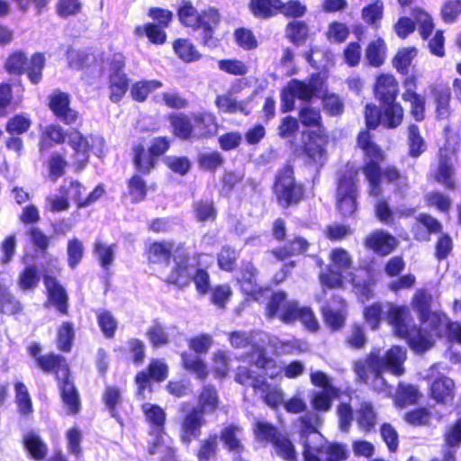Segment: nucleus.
I'll return each instance as SVG.
<instances>
[{"mask_svg":"<svg viewBox=\"0 0 461 461\" xmlns=\"http://www.w3.org/2000/svg\"><path fill=\"white\" fill-rule=\"evenodd\" d=\"M405 360L406 349L393 346L384 354L380 350H371L364 358L354 362L353 369L359 381L370 384L377 392H384L388 384L384 373L389 372L396 376L403 375Z\"/></svg>","mask_w":461,"mask_h":461,"instance_id":"obj_1","label":"nucleus"},{"mask_svg":"<svg viewBox=\"0 0 461 461\" xmlns=\"http://www.w3.org/2000/svg\"><path fill=\"white\" fill-rule=\"evenodd\" d=\"M420 321L421 327L417 328L411 325L408 316L406 322L409 333L402 335V338L409 340L414 350L423 352L430 348L433 346L434 338L444 335L461 343V325L457 322H450L445 314L431 312Z\"/></svg>","mask_w":461,"mask_h":461,"instance_id":"obj_2","label":"nucleus"},{"mask_svg":"<svg viewBox=\"0 0 461 461\" xmlns=\"http://www.w3.org/2000/svg\"><path fill=\"white\" fill-rule=\"evenodd\" d=\"M37 366L46 373H55L58 380H62L61 397L69 413H77L80 409L77 391L69 381L68 364L63 357L54 354L41 356L37 358Z\"/></svg>","mask_w":461,"mask_h":461,"instance_id":"obj_3","label":"nucleus"},{"mask_svg":"<svg viewBox=\"0 0 461 461\" xmlns=\"http://www.w3.org/2000/svg\"><path fill=\"white\" fill-rule=\"evenodd\" d=\"M366 321L375 330L378 328L381 319L385 318L393 327L397 336L406 335L408 331L407 317L410 315L406 306H396L393 303H374L366 308L364 312Z\"/></svg>","mask_w":461,"mask_h":461,"instance_id":"obj_4","label":"nucleus"},{"mask_svg":"<svg viewBox=\"0 0 461 461\" xmlns=\"http://www.w3.org/2000/svg\"><path fill=\"white\" fill-rule=\"evenodd\" d=\"M188 260L189 257L184 246H179L174 256L176 266L167 277V282L178 287H185L193 280L197 291L204 294L210 286L209 275L203 269H197L194 276H192L188 267Z\"/></svg>","mask_w":461,"mask_h":461,"instance_id":"obj_5","label":"nucleus"},{"mask_svg":"<svg viewBox=\"0 0 461 461\" xmlns=\"http://www.w3.org/2000/svg\"><path fill=\"white\" fill-rule=\"evenodd\" d=\"M320 417L314 412H306L299 418L300 441L303 447L304 461H320L318 454L326 446L323 436L318 431Z\"/></svg>","mask_w":461,"mask_h":461,"instance_id":"obj_6","label":"nucleus"},{"mask_svg":"<svg viewBox=\"0 0 461 461\" xmlns=\"http://www.w3.org/2000/svg\"><path fill=\"white\" fill-rule=\"evenodd\" d=\"M274 193L279 204L285 208L299 203L303 196V186L294 177V170L285 166L278 171L274 185Z\"/></svg>","mask_w":461,"mask_h":461,"instance_id":"obj_7","label":"nucleus"},{"mask_svg":"<svg viewBox=\"0 0 461 461\" xmlns=\"http://www.w3.org/2000/svg\"><path fill=\"white\" fill-rule=\"evenodd\" d=\"M357 169L347 166L339 180L337 188V208L343 216H351L357 210V189L355 179Z\"/></svg>","mask_w":461,"mask_h":461,"instance_id":"obj_8","label":"nucleus"},{"mask_svg":"<svg viewBox=\"0 0 461 461\" xmlns=\"http://www.w3.org/2000/svg\"><path fill=\"white\" fill-rule=\"evenodd\" d=\"M321 87L318 77L308 80L292 79L281 92L282 111L290 112L294 108V99L310 100Z\"/></svg>","mask_w":461,"mask_h":461,"instance_id":"obj_9","label":"nucleus"},{"mask_svg":"<svg viewBox=\"0 0 461 461\" xmlns=\"http://www.w3.org/2000/svg\"><path fill=\"white\" fill-rule=\"evenodd\" d=\"M147 422L149 425V452L153 455L158 452L162 446L165 430L166 412L158 405L144 403L141 407Z\"/></svg>","mask_w":461,"mask_h":461,"instance_id":"obj_10","label":"nucleus"},{"mask_svg":"<svg viewBox=\"0 0 461 461\" xmlns=\"http://www.w3.org/2000/svg\"><path fill=\"white\" fill-rule=\"evenodd\" d=\"M357 144L365 152L366 157L369 159L363 167V172L368 183H374V181L381 180L379 162L384 158L382 149L372 141L371 135L366 131L359 133Z\"/></svg>","mask_w":461,"mask_h":461,"instance_id":"obj_11","label":"nucleus"},{"mask_svg":"<svg viewBox=\"0 0 461 461\" xmlns=\"http://www.w3.org/2000/svg\"><path fill=\"white\" fill-rule=\"evenodd\" d=\"M296 304V302L286 300L285 293H275L267 303V316L269 318L278 317L285 323L294 322L295 321Z\"/></svg>","mask_w":461,"mask_h":461,"instance_id":"obj_12","label":"nucleus"},{"mask_svg":"<svg viewBox=\"0 0 461 461\" xmlns=\"http://www.w3.org/2000/svg\"><path fill=\"white\" fill-rule=\"evenodd\" d=\"M70 100L67 93L55 90L49 96V107L54 115L66 124H73L78 119V113L69 107Z\"/></svg>","mask_w":461,"mask_h":461,"instance_id":"obj_13","label":"nucleus"},{"mask_svg":"<svg viewBox=\"0 0 461 461\" xmlns=\"http://www.w3.org/2000/svg\"><path fill=\"white\" fill-rule=\"evenodd\" d=\"M167 376V365L158 359H153L148 367V371H140L135 377L138 385L137 396L145 399V391L149 386V379L152 378L158 382L165 380Z\"/></svg>","mask_w":461,"mask_h":461,"instance_id":"obj_14","label":"nucleus"},{"mask_svg":"<svg viewBox=\"0 0 461 461\" xmlns=\"http://www.w3.org/2000/svg\"><path fill=\"white\" fill-rule=\"evenodd\" d=\"M203 414L198 408L192 407L185 415L181 423V440L189 445L190 442L200 436L201 428L204 425Z\"/></svg>","mask_w":461,"mask_h":461,"instance_id":"obj_15","label":"nucleus"},{"mask_svg":"<svg viewBox=\"0 0 461 461\" xmlns=\"http://www.w3.org/2000/svg\"><path fill=\"white\" fill-rule=\"evenodd\" d=\"M324 321L331 330L341 329L346 321V303L340 296H334L332 301L322 307Z\"/></svg>","mask_w":461,"mask_h":461,"instance_id":"obj_16","label":"nucleus"},{"mask_svg":"<svg viewBox=\"0 0 461 461\" xmlns=\"http://www.w3.org/2000/svg\"><path fill=\"white\" fill-rule=\"evenodd\" d=\"M194 139H201L213 136L218 130V124L214 114L209 112L192 113Z\"/></svg>","mask_w":461,"mask_h":461,"instance_id":"obj_17","label":"nucleus"},{"mask_svg":"<svg viewBox=\"0 0 461 461\" xmlns=\"http://www.w3.org/2000/svg\"><path fill=\"white\" fill-rule=\"evenodd\" d=\"M365 245L375 253L385 256L397 247L398 241L393 235L383 230H376L366 237Z\"/></svg>","mask_w":461,"mask_h":461,"instance_id":"obj_18","label":"nucleus"},{"mask_svg":"<svg viewBox=\"0 0 461 461\" xmlns=\"http://www.w3.org/2000/svg\"><path fill=\"white\" fill-rule=\"evenodd\" d=\"M417 224L413 227L417 240L429 241L430 234L439 233L442 230L441 223L434 217L421 213L416 218Z\"/></svg>","mask_w":461,"mask_h":461,"instance_id":"obj_19","label":"nucleus"},{"mask_svg":"<svg viewBox=\"0 0 461 461\" xmlns=\"http://www.w3.org/2000/svg\"><path fill=\"white\" fill-rule=\"evenodd\" d=\"M398 83L392 75H380L376 78L375 93L383 104L395 101L398 95Z\"/></svg>","mask_w":461,"mask_h":461,"instance_id":"obj_20","label":"nucleus"},{"mask_svg":"<svg viewBox=\"0 0 461 461\" xmlns=\"http://www.w3.org/2000/svg\"><path fill=\"white\" fill-rule=\"evenodd\" d=\"M44 285L48 291L50 302L56 306L59 312L67 314L68 295L66 290L50 276H44Z\"/></svg>","mask_w":461,"mask_h":461,"instance_id":"obj_21","label":"nucleus"},{"mask_svg":"<svg viewBox=\"0 0 461 461\" xmlns=\"http://www.w3.org/2000/svg\"><path fill=\"white\" fill-rule=\"evenodd\" d=\"M68 142L74 149V158L77 168H82L87 162L89 155V144L86 138L76 130L69 131L67 134Z\"/></svg>","mask_w":461,"mask_h":461,"instance_id":"obj_22","label":"nucleus"},{"mask_svg":"<svg viewBox=\"0 0 461 461\" xmlns=\"http://www.w3.org/2000/svg\"><path fill=\"white\" fill-rule=\"evenodd\" d=\"M179 246L176 248L173 253L174 245L172 243L166 241L154 242L148 249V260L152 264L167 266L171 257L174 258Z\"/></svg>","mask_w":461,"mask_h":461,"instance_id":"obj_23","label":"nucleus"},{"mask_svg":"<svg viewBox=\"0 0 461 461\" xmlns=\"http://www.w3.org/2000/svg\"><path fill=\"white\" fill-rule=\"evenodd\" d=\"M175 136L181 140H194L193 119L185 113H174L168 117Z\"/></svg>","mask_w":461,"mask_h":461,"instance_id":"obj_24","label":"nucleus"},{"mask_svg":"<svg viewBox=\"0 0 461 461\" xmlns=\"http://www.w3.org/2000/svg\"><path fill=\"white\" fill-rule=\"evenodd\" d=\"M243 429L238 425L230 424L221 432V439L225 447L235 454H240L244 447L242 445Z\"/></svg>","mask_w":461,"mask_h":461,"instance_id":"obj_25","label":"nucleus"},{"mask_svg":"<svg viewBox=\"0 0 461 461\" xmlns=\"http://www.w3.org/2000/svg\"><path fill=\"white\" fill-rule=\"evenodd\" d=\"M431 94L436 104V116L438 119H447L451 112L449 107L450 92L447 87L433 86Z\"/></svg>","mask_w":461,"mask_h":461,"instance_id":"obj_26","label":"nucleus"},{"mask_svg":"<svg viewBox=\"0 0 461 461\" xmlns=\"http://www.w3.org/2000/svg\"><path fill=\"white\" fill-rule=\"evenodd\" d=\"M219 14L217 10L211 8L199 14L195 29L203 30V42L206 44L212 38L213 29L219 23Z\"/></svg>","mask_w":461,"mask_h":461,"instance_id":"obj_27","label":"nucleus"},{"mask_svg":"<svg viewBox=\"0 0 461 461\" xmlns=\"http://www.w3.org/2000/svg\"><path fill=\"white\" fill-rule=\"evenodd\" d=\"M356 420L359 429L365 432L371 431L376 423V414L369 402H362L356 411Z\"/></svg>","mask_w":461,"mask_h":461,"instance_id":"obj_28","label":"nucleus"},{"mask_svg":"<svg viewBox=\"0 0 461 461\" xmlns=\"http://www.w3.org/2000/svg\"><path fill=\"white\" fill-rule=\"evenodd\" d=\"M215 105L217 108L226 113H240L244 115L249 114L250 111L248 109L245 102H238L231 94L220 95L215 99Z\"/></svg>","mask_w":461,"mask_h":461,"instance_id":"obj_29","label":"nucleus"},{"mask_svg":"<svg viewBox=\"0 0 461 461\" xmlns=\"http://www.w3.org/2000/svg\"><path fill=\"white\" fill-rule=\"evenodd\" d=\"M403 108L395 101L384 104L382 124L387 128L398 127L403 119Z\"/></svg>","mask_w":461,"mask_h":461,"instance_id":"obj_30","label":"nucleus"},{"mask_svg":"<svg viewBox=\"0 0 461 461\" xmlns=\"http://www.w3.org/2000/svg\"><path fill=\"white\" fill-rule=\"evenodd\" d=\"M454 381L447 377L436 379L431 384V395L438 402H446L453 398Z\"/></svg>","mask_w":461,"mask_h":461,"instance_id":"obj_31","label":"nucleus"},{"mask_svg":"<svg viewBox=\"0 0 461 461\" xmlns=\"http://www.w3.org/2000/svg\"><path fill=\"white\" fill-rule=\"evenodd\" d=\"M282 6V0H250L249 9L252 14L260 18L274 15Z\"/></svg>","mask_w":461,"mask_h":461,"instance_id":"obj_32","label":"nucleus"},{"mask_svg":"<svg viewBox=\"0 0 461 461\" xmlns=\"http://www.w3.org/2000/svg\"><path fill=\"white\" fill-rule=\"evenodd\" d=\"M253 432L257 441L260 443H271L280 435L278 429L271 423L264 420H256L253 426Z\"/></svg>","mask_w":461,"mask_h":461,"instance_id":"obj_33","label":"nucleus"},{"mask_svg":"<svg viewBox=\"0 0 461 461\" xmlns=\"http://www.w3.org/2000/svg\"><path fill=\"white\" fill-rule=\"evenodd\" d=\"M129 87V80L126 74H110L109 89L110 100L113 103L121 101Z\"/></svg>","mask_w":461,"mask_h":461,"instance_id":"obj_34","label":"nucleus"},{"mask_svg":"<svg viewBox=\"0 0 461 461\" xmlns=\"http://www.w3.org/2000/svg\"><path fill=\"white\" fill-rule=\"evenodd\" d=\"M133 161L138 171L147 174L154 167L156 158L141 145L133 148Z\"/></svg>","mask_w":461,"mask_h":461,"instance_id":"obj_35","label":"nucleus"},{"mask_svg":"<svg viewBox=\"0 0 461 461\" xmlns=\"http://www.w3.org/2000/svg\"><path fill=\"white\" fill-rule=\"evenodd\" d=\"M163 86L159 80H141L134 83L131 88V97L137 102H144L148 95Z\"/></svg>","mask_w":461,"mask_h":461,"instance_id":"obj_36","label":"nucleus"},{"mask_svg":"<svg viewBox=\"0 0 461 461\" xmlns=\"http://www.w3.org/2000/svg\"><path fill=\"white\" fill-rule=\"evenodd\" d=\"M193 212L194 218L200 222L213 221L217 215L213 202L210 200L195 201L193 204Z\"/></svg>","mask_w":461,"mask_h":461,"instance_id":"obj_37","label":"nucleus"},{"mask_svg":"<svg viewBox=\"0 0 461 461\" xmlns=\"http://www.w3.org/2000/svg\"><path fill=\"white\" fill-rule=\"evenodd\" d=\"M219 403L217 392L214 387L206 385L203 388L199 395L198 408L204 415L205 413H212L215 411Z\"/></svg>","mask_w":461,"mask_h":461,"instance_id":"obj_38","label":"nucleus"},{"mask_svg":"<svg viewBox=\"0 0 461 461\" xmlns=\"http://www.w3.org/2000/svg\"><path fill=\"white\" fill-rule=\"evenodd\" d=\"M386 46L382 39L370 42L366 50V58L368 63L374 67H380L385 57Z\"/></svg>","mask_w":461,"mask_h":461,"instance_id":"obj_39","label":"nucleus"},{"mask_svg":"<svg viewBox=\"0 0 461 461\" xmlns=\"http://www.w3.org/2000/svg\"><path fill=\"white\" fill-rule=\"evenodd\" d=\"M242 289L248 294L256 293L259 289L258 284V270L251 263H246L241 271Z\"/></svg>","mask_w":461,"mask_h":461,"instance_id":"obj_40","label":"nucleus"},{"mask_svg":"<svg viewBox=\"0 0 461 461\" xmlns=\"http://www.w3.org/2000/svg\"><path fill=\"white\" fill-rule=\"evenodd\" d=\"M405 102L411 104V113L417 122L425 118V98L416 92H403L402 95Z\"/></svg>","mask_w":461,"mask_h":461,"instance_id":"obj_41","label":"nucleus"},{"mask_svg":"<svg viewBox=\"0 0 461 461\" xmlns=\"http://www.w3.org/2000/svg\"><path fill=\"white\" fill-rule=\"evenodd\" d=\"M182 362L184 367L194 374L199 379H204L207 377V367L198 356L189 353H183Z\"/></svg>","mask_w":461,"mask_h":461,"instance_id":"obj_42","label":"nucleus"},{"mask_svg":"<svg viewBox=\"0 0 461 461\" xmlns=\"http://www.w3.org/2000/svg\"><path fill=\"white\" fill-rule=\"evenodd\" d=\"M45 66V57L41 53H35L27 62L25 70L28 78L32 84H38L42 77V69Z\"/></svg>","mask_w":461,"mask_h":461,"instance_id":"obj_43","label":"nucleus"},{"mask_svg":"<svg viewBox=\"0 0 461 461\" xmlns=\"http://www.w3.org/2000/svg\"><path fill=\"white\" fill-rule=\"evenodd\" d=\"M309 29L307 24L303 21L294 20L287 24L285 34L286 37L294 43L301 45L307 39Z\"/></svg>","mask_w":461,"mask_h":461,"instance_id":"obj_44","label":"nucleus"},{"mask_svg":"<svg viewBox=\"0 0 461 461\" xmlns=\"http://www.w3.org/2000/svg\"><path fill=\"white\" fill-rule=\"evenodd\" d=\"M115 245H108L102 241H96L94 245V254L97 258L102 267L107 269L114 260Z\"/></svg>","mask_w":461,"mask_h":461,"instance_id":"obj_45","label":"nucleus"},{"mask_svg":"<svg viewBox=\"0 0 461 461\" xmlns=\"http://www.w3.org/2000/svg\"><path fill=\"white\" fill-rule=\"evenodd\" d=\"M384 15V3L375 0L362 9V19L368 24L377 28Z\"/></svg>","mask_w":461,"mask_h":461,"instance_id":"obj_46","label":"nucleus"},{"mask_svg":"<svg viewBox=\"0 0 461 461\" xmlns=\"http://www.w3.org/2000/svg\"><path fill=\"white\" fill-rule=\"evenodd\" d=\"M261 393L265 402L271 406L276 407L283 401V393L280 389L272 387L266 380H262L259 385L255 389Z\"/></svg>","mask_w":461,"mask_h":461,"instance_id":"obj_47","label":"nucleus"},{"mask_svg":"<svg viewBox=\"0 0 461 461\" xmlns=\"http://www.w3.org/2000/svg\"><path fill=\"white\" fill-rule=\"evenodd\" d=\"M272 445L277 456L287 461H295L296 452L294 447L286 437L280 434Z\"/></svg>","mask_w":461,"mask_h":461,"instance_id":"obj_48","label":"nucleus"},{"mask_svg":"<svg viewBox=\"0 0 461 461\" xmlns=\"http://www.w3.org/2000/svg\"><path fill=\"white\" fill-rule=\"evenodd\" d=\"M174 50L178 57L185 62H192L200 58L198 50L187 40L178 39L174 42Z\"/></svg>","mask_w":461,"mask_h":461,"instance_id":"obj_49","label":"nucleus"},{"mask_svg":"<svg viewBox=\"0 0 461 461\" xmlns=\"http://www.w3.org/2000/svg\"><path fill=\"white\" fill-rule=\"evenodd\" d=\"M24 445L35 459H43L47 454V446L41 441L39 436L30 433L24 438Z\"/></svg>","mask_w":461,"mask_h":461,"instance_id":"obj_50","label":"nucleus"},{"mask_svg":"<svg viewBox=\"0 0 461 461\" xmlns=\"http://www.w3.org/2000/svg\"><path fill=\"white\" fill-rule=\"evenodd\" d=\"M417 55L415 48H403L400 50L393 59V66L398 72L407 74L412 59Z\"/></svg>","mask_w":461,"mask_h":461,"instance_id":"obj_51","label":"nucleus"},{"mask_svg":"<svg viewBox=\"0 0 461 461\" xmlns=\"http://www.w3.org/2000/svg\"><path fill=\"white\" fill-rule=\"evenodd\" d=\"M97 322L103 334L108 338H113L118 327V322L112 312L100 311L97 312Z\"/></svg>","mask_w":461,"mask_h":461,"instance_id":"obj_52","label":"nucleus"},{"mask_svg":"<svg viewBox=\"0 0 461 461\" xmlns=\"http://www.w3.org/2000/svg\"><path fill=\"white\" fill-rule=\"evenodd\" d=\"M135 34L138 36H146L152 43L162 44L165 42L167 35L163 29L153 23H148L143 26H137L135 28Z\"/></svg>","mask_w":461,"mask_h":461,"instance_id":"obj_53","label":"nucleus"},{"mask_svg":"<svg viewBox=\"0 0 461 461\" xmlns=\"http://www.w3.org/2000/svg\"><path fill=\"white\" fill-rule=\"evenodd\" d=\"M65 133L62 128L59 125H49L45 128L41 140V149H48L51 146L52 142L61 143L65 140Z\"/></svg>","mask_w":461,"mask_h":461,"instance_id":"obj_54","label":"nucleus"},{"mask_svg":"<svg viewBox=\"0 0 461 461\" xmlns=\"http://www.w3.org/2000/svg\"><path fill=\"white\" fill-rule=\"evenodd\" d=\"M408 131L410 154L411 157L417 158L425 150L426 146L424 140L420 136L419 127L417 125H410Z\"/></svg>","mask_w":461,"mask_h":461,"instance_id":"obj_55","label":"nucleus"},{"mask_svg":"<svg viewBox=\"0 0 461 461\" xmlns=\"http://www.w3.org/2000/svg\"><path fill=\"white\" fill-rule=\"evenodd\" d=\"M412 15L419 25L420 35L422 38L427 39L434 29L431 16L422 9L418 8L412 11Z\"/></svg>","mask_w":461,"mask_h":461,"instance_id":"obj_56","label":"nucleus"},{"mask_svg":"<svg viewBox=\"0 0 461 461\" xmlns=\"http://www.w3.org/2000/svg\"><path fill=\"white\" fill-rule=\"evenodd\" d=\"M430 303L431 295L423 290L418 291L412 300V307L419 312L420 319L431 313Z\"/></svg>","mask_w":461,"mask_h":461,"instance_id":"obj_57","label":"nucleus"},{"mask_svg":"<svg viewBox=\"0 0 461 461\" xmlns=\"http://www.w3.org/2000/svg\"><path fill=\"white\" fill-rule=\"evenodd\" d=\"M256 334L255 331H232L229 333V340L233 348H243L253 346Z\"/></svg>","mask_w":461,"mask_h":461,"instance_id":"obj_58","label":"nucleus"},{"mask_svg":"<svg viewBox=\"0 0 461 461\" xmlns=\"http://www.w3.org/2000/svg\"><path fill=\"white\" fill-rule=\"evenodd\" d=\"M299 320L303 325L311 331H316L319 329V322L310 307H299L296 304L295 321Z\"/></svg>","mask_w":461,"mask_h":461,"instance_id":"obj_59","label":"nucleus"},{"mask_svg":"<svg viewBox=\"0 0 461 461\" xmlns=\"http://www.w3.org/2000/svg\"><path fill=\"white\" fill-rule=\"evenodd\" d=\"M16 402L20 413L27 415L32 411V401L26 386L23 383L15 384Z\"/></svg>","mask_w":461,"mask_h":461,"instance_id":"obj_60","label":"nucleus"},{"mask_svg":"<svg viewBox=\"0 0 461 461\" xmlns=\"http://www.w3.org/2000/svg\"><path fill=\"white\" fill-rule=\"evenodd\" d=\"M299 119L307 127H319L321 122V113L317 108L305 105L300 109Z\"/></svg>","mask_w":461,"mask_h":461,"instance_id":"obj_61","label":"nucleus"},{"mask_svg":"<svg viewBox=\"0 0 461 461\" xmlns=\"http://www.w3.org/2000/svg\"><path fill=\"white\" fill-rule=\"evenodd\" d=\"M31 124L30 118L23 114H16L8 121L6 131L10 134H23L29 130Z\"/></svg>","mask_w":461,"mask_h":461,"instance_id":"obj_62","label":"nucleus"},{"mask_svg":"<svg viewBox=\"0 0 461 461\" xmlns=\"http://www.w3.org/2000/svg\"><path fill=\"white\" fill-rule=\"evenodd\" d=\"M73 339V325L70 322H64L58 331V348L62 351H69Z\"/></svg>","mask_w":461,"mask_h":461,"instance_id":"obj_63","label":"nucleus"},{"mask_svg":"<svg viewBox=\"0 0 461 461\" xmlns=\"http://www.w3.org/2000/svg\"><path fill=\"white\" fill-rule=\"evenodd\" d=\"M221 70L234 76H244L248 73L247 65L238 59H221L218 62Z\"/></svg>","mask_w":461,"mask_h":461,"instance_id":"obj_64","label":"nucleus"}]
</instances>
